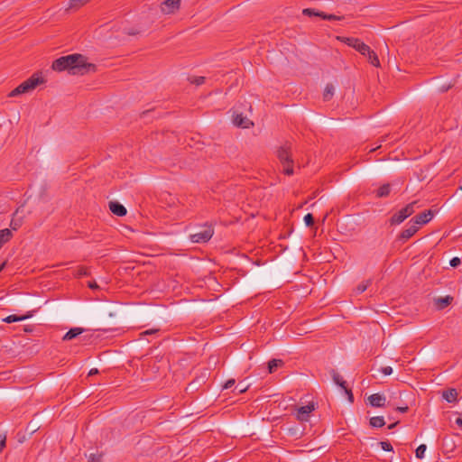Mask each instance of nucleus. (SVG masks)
Here are the masks:
<instances>
[{
	"mask_svg": "<svg viewBox=\"0 0 462 462\" xmlns=\"http://www.w3.org/2000/svg\"><path fill=\"white\" fill-rule=\"evenodd\" d=\"M68 60V72L71 75H86L97 71V66L94 63L88 62V58L80 53L66 55Z\"/></svg>",
	"mask_w": 462,
	"mask_h": 462,
	"instance_id": "obj_1",
	"label": "nucleus"
},
{
	"mask_svg": "<svg viewBox=\"0 0 462 462\" xmlns=\"http://www.w3.org/2000/svg\"><path fill=\"white\" fill-rule=\"evenodd\" d=\"M45 82L42 73L37 71L33 73L28 79L21 83L9 93V97H16L23 93L33 90L37 86Z\"/></svg>",
	"mask_w": 462,
	"mask_h": 462,
	"instance_id": "obj_2",
	"label": "nucleus"
},
{
	"mask_svg": "<svg viewBox=\"0 0 462 462\" xmlns=\"http://www.w3.org/2000/svg\"><path fill=\"white\" fill-rule=\"evenodd\" d=\"M277 156L282 164V171L286 175H291L293 173V160L290 146H280L277 150Z\"/></svg>",
	"mask_w": 462,
	"mask_h": 462,
	"instance_id": "obj_3",
	"label": "nucleus"
},
{
	"mask_svg": "<svg viewBox=\"0 0 462 462\" xmlns=\"http://www.w3.org/2000/svg\"><path fill=\"white\" fill-rule=\"evenodd\" d=\"M337 39L347 46L353 47L356 51L360 52L362 55H365V52L369 51V46L364 43L361 40L355 37H344L337 36Z\"/></svg>",
	"mask_w": 462,
	"mask_h": 462,
	"instance_id": "obj_4",
	"label": "nucleus"
},
{
	"mask_svg": "<svg viewBox=\"0 0 462 462\" xmlns=\"http://www.w3.org/2000/svg\"><path fill=\"white\" fill-rule=\"evenodd\" d=\"M214 234V229L211 226H207L203 230L189 236V239L193 243H206L210 240Z\"/></svg>",
	"mask_w": 462,
	"mask_h": 462,
	"instance_id": "obj_5",
	"label": "nucleus"
},
{
	"mask_svg": "<svg viewBox=\"0 0 462 462\" xmlns=\"http://www.w3.org/2000/svg\"><path fill=\"white\" fill-rule=\"evenodd\" d=\"M232 117L233 124L237 127L250 128L254 125V123L247 116H243L242 113L237 111L233 112Z\"/></svg>",
	"mask_w": 462,
	"mask_h": 462,
	"instance_id": "obj_6",
	"label": "nucleus"
},
{
	"mask_svg": "<svg viewBox=\"0 0 462 462\" xmlns=\"http://www.w3.org/2000/svg\"><path fill=\"white\" fill-rule=\"evenodd\" d=\"M315 410V404L310 402L305 406H300L297 409L296 417L300 421H308L310 414Z\"/></svg>",
	"mask_w": 462,
	"mask_h": 462,
	"instance_id": "obj_7",
	"label": "nucleus"
},
{
	"mask_svg": "<svg viewBox=\"0 0 462 462\" xmlns=\"http://www.w3.org/2000/svg\"><path fill=\"white\" fill-rule=\"evenodd\" d=\"M181 0H165L161 5V11L163 14H174L180 9Z\"/></svg>",
	"mask_w": 462,
	"mask_h": 462,
	"instance_id": "obj_8",
	"label": "nucleus"
},
{
	"mask_svg": "<svg viewBox=\"0 0 462 462\" xmlns=\"http://www.w3.org/2000/svg\"><path fill=\"white\" fill-rule=\"evenodd\" d=\"M432 217H433V211L429 209L420 214L416 215L411 219V221H413V225H415V226L424 225V224H427L428 222H430L431 220Z\"/></svg>",
	"mask_w": 462,
	"mask_h": 462,
	"instance_id": "obj_9",
	"label": "nucleus"
},
{
	"mask_svg": "<svg viewBox=\"0 0 462 462\" xmlns=\"http://www.w3.org/2000/svg\"><path fill=\"white\" fill-rule=\"evenodd\" d=\"M418 229H419L418 226H415V225L410 226L408 228L403 229L400 233V235L398 236V240L402 243H405L407 240H409L411 236H413L416 234Z\"/></svg>",
	"mask_w": 462,
	"mask_h": 462,
	"instance_id": "obj_10",
	"label": "nucleus"
},
{
	"mask_svg": "<svg viewBox=\"0 0 462 462\" xmlns=\"http://www.w3.org/2000/svg\"><path fill=\"white\" fill-rule=\"evenodd\" d=\"M368 401L371 406L382 408L385 406L386 398L383 394L374 393L368 397Z\"/></svg>",
	"mask_w": 462,
	"mask_h": 462,
	"instance_id": "obj_11",
	"label": "nucleus"
},
{
	"mask_svg": "<svg viewBox=\"0 0 462 462\" xmlns=\"http://www.w3.org/2000/svg\"><path fill=\"white\" fill-rule=\"evenodd\" d=\"M68 60H66V56H61L53 60V62L51 64V69L55 71H59V72L65 71V70L68 71V63H67Z\"/></svg>",
	"mask_w": 462,
	"mask_h": 462,
	"instance_id": "obj_12",
	"label": "nucleus"
},
{
	"mask_svg": "<svg viewBox=\"0 0 462 462\" xmlns=\"http://www.w3.org/2000/svg\"><path fill=\"white\" fill-rule=\"evenodd\" d=\"M109 209L114 215L118 216V217H124L127 213V210L125 208V206H123L122 204H120L117 201H110L109 202Z\"/></svg>",
	"mask_w": 462,
	"mask_h": 462,
	"instance_id": "obj_13",
	"label": "nucleus"
},
{
	"mask_svg": "<svg viewBox=\"0 0 462 462\" xmlns=\"http://www.w3.org/2000/svg\"><path fill=\"white\" fill-rule=\"evenodd\" d=\"M408 217H409L407 216V214L404 213L403 209L402 208L392 216L389 222L392 226L399 225Z\"/></svg>",
	"mask_w": 462,
	"mask_h": 462,
	"instance_id": "obj_14",
	"label": "nucleus"
},
{
	"mask_svg": "<svg viewBox=\"0 0 462 462\" xmlns=\"http://www.w3.org/2000/svg\"><path fill=\"white\" fill-rule=\"evenodd\" d=\"M453 300V297L448 295L446 297H439L434 300L435 305L438 310H444L447 308Z\"/></svg>",
	"mask_w": 462,
	"mask_h": 462,
	"instance_id": "obj_15",
	"label": "nucleus"
},
{
	"mask_svg": "<svg viewBox=\"0 0 462 462\" xmlns=\"http://www.w3.org/2000/svg\"><path fill=\"white\" fill-rule=\"evenodd\" d=\"M442 397L448 402H455L457 401V392L456 389L450 388V389L443 392Z\"/></svg>",
	"mask_w": 462,
	"mask_h": 462,
	"instance_id": "obj_16",
	"label": "nucleus"
},
{
	"mask_svg": "<svg viewBox=\"0 0 462 462\" xmlns=\"http://www.w3.org/2000/svg\"><path fill=\"white\" fill-rule=\"evenodd\" d=\"M13 237V233L10 229L5 228L0 230V248L6 244Z\"/></svg>",
	"mask_w": 462,
	"mask_h": 462,
	"instance_id": "obj_17",
	"label": "nucleus"
},
{
	"mask_svg": "<svg viewBox=\"0 0 462 462\" xmlns=\"http://www.w3.org/2000/svg\"><path fill=\"white\" fill-rule=\"evenodd\" d=\"M83 332V328H70L63 337V340H71L78 336H79Z\"/></svg>",
	"mask_w": 462,
	"mask_h": 462,
	"instance_id": "obj_18",
	"label": "nucleus"
},
{
	"mask_svg": "<svg viewBox=\"0 0 462 462\" xmlns=\"http://www.w3.org/2000/svg\"><path fill=\"white\" fill-rule=\"evenodd\" d=\"M365 56L368 57V60L373 66H374L376 68L380 67V60H379L378 56L373 50H371L370 47H369V51L365 52Z\"/></svg>",
	"mask_w": 462,
	"mask_h": 462,
	"instance_id": "obj_19",
	"label": "nucleus"
},
{
	"mask_svg": "<svg viewBox=\"0 0 462 462\" xmlns=\"http://www.w3.org/2000/svg\"><path fill=\"white\" fill-rule=\"evenodd\" d=\"M335 91V87L332 83H328L325 87L324 92H323V99L324 101H329Z\"/></svg>",
	"mask_w": 462,
	"mask_h": 462,
	"instance_id": "obj_20",
	"label": "nucleus"
},
{
	"mask_svg": "<svg viewBox=\"0 0 462 462\" xmlns=\"http://www.w3.org/2000/svg\"><path fill=\"white\" fill-rule=\"evenodd\" d=\"M332 378L336 384H337L344 391L346 390V382L343 380V378L337 373L335 370L332 371Z\"/></svg>",
	"mask_w": 462,
	"mask_h": 462,
	"instance_id": "obj_21",
	"label": "nucleus"
},
{
	"mask_svg": "<svg viewBox=\"0 0 462 462\" xmlns=\"http://www.w3.org/2000/svg\"><path fill=\"white\" fill-rule=\"evenodd\" d=\"M18 212H19V208H17L16 211L14 212L13 218L11 220V223H10V227L13 230H17L22 226V223H23V218L17 217Z\"/></svg>",
	"mask_w": 462,
	"mask_h": 462,
	"instance_id": "obj_22",
	"label": "nucleus"
},
{
	"mask_svg": "<svg viewBox=\"0 0 462 462\" xmlns=\"http://www.w3.org/2000/svg\"><path fill=\"white\" fill-rule=\"evenodd\" d=\"M32 317V314H27V315H24V316H17V315H9L7 316L6 318H5L3 319L4 322H6V323H13V322H16V321H21V320H24L26 319H29Z\"/></svg>",
	"mask_w": 462,
	"mask_h": 462,
	"instance_id": "obj_23",
	"label": "nucleus"
},
{
	"mask_svg": "<svg viewBox=\"0 0 462 462\" xmlns=\"http://www.w3.org/2000/svg\"><path fill=\"white\" fill-rule=\"evenodd\" d=\"M283 365V361L281 359H272L268 362V371L270 374H273L276 371L278 367H281Z\"/></svg>",
	"mask_w": 462,
	"mask_h": 462,
	"instance_id": "obj_24",
	"label": "nucleus"
},
{
	"mask_svg": "<svg viewBox=\"0 0 462 462\" xmlns=\"http://www.w3.org/2000/svg\"><path fill=\"white\" fill-rule=\"evenodd\" d=\"M373 428H382L385 425V420L382 416L372 417L369 420Z\"/></svg>",
	"mask_w": 462,
	"mask_h": 462,
	"instance_id": "obj_25",
	"label": "nucleus"
},
{
	"mask_svg": "<svg viewBox=\"0 0 462 462\" xmlns=\"http://www.w3.org/2000/svg\"><path fill=\"white\" fill-rule=\"evenodd\" d=\"M391 186L389 183L382 185L376 191L377 198L387 197L390 194Z\"/></svg>",
	"mask_w": 462,
	"mask_h": 462,
	"instance_id": "obj_26",
	"label": "nucleus"
},
{
	"mask_svg": "<svg viewBox=\"0 0 462 462\" xmlns=\"http://www.w3.org/2000/svg\"><path fill=\"white\" fill-rule=\"evenodd\" d=\"M323 14H324V12L315 10L313 8H305L302 10V14L309 16V17L317 16V17L321 18V15H323Z\"/></svg>",
	"mask_w": 462,
	"mask_h": 462,
	"instance_id": "obj_27",
	"label": "nucleus"
},
{
	"mask_svg": "<svg viewBox=\"0 0 462 462\" xmlns=\"http://www.w3.org/2000/svg\"><path fill=\"white\" fill-rule=\"evenodd\" d=\"M416 204L417 201H412L402 208L404 213H406L408 217L411 216L415 212Z\"/></svg>",
	"mask_w": 462,
	"mask_h": 462,
	"instance_id": "obj_28",
	"label": "nucleus"
},
{
	"mask_svg": "<svg viewBox=\"0 0 462 462\" xmlns=\"http://www.w3.org/2000/svg\"><path fill=\"white\" fill-rule=\"evenodd\" d=\"M90 274L89 271H88V268L85 267V266H80L79 267L76 272H75V276L79 278V277H82V276H88Z\"/></svg>",
	"mask_w": 462,
	"mask_h": 462,
	"instance_id": "obj_29",
	"label": "nucleus"
},
{
	"mask_svg": "<svg viewBox=\"0 0 462 462\" xmlns=\"http://www.w3.org/2000/svg\"><path fill=\"white\" fill-rule=\"evenodd\" d=\"M371 284V280L364 281L361 283H359L356 287V292L357 293H363L365 291L367 287Z\"/></svg>",
	"mask_w": 462,
	"mask_h": 462,
	"instance_id": "obj_30",
	"label": "nucleus"
},
{
	"mask_svg": "<svg viewBox=\"0 0 462 462\" xmlns=\"http://www.w3.org/2000/svg\"><path fill=\"white\" fill-rule=\"evenodd\" d=\"M426 445L425 444H420L417 448H416V451H415V454H416V457L419 458V459H422L424 457V453L426 451Z\"/></svg>",
	"mask_w": 462,
	"mask_h": 462,
	"instance_id": "obj_31",
	"label": "nucleus"
},
{
	"mask_svg": "<svg viewBox=\"0 0 462 462\" xmlns=\"http://www.w3.org/2000/svg\"><path fill=\"white\" fill-rule=\"evenodd\" d=\"M89 1L90 0H70L69 1V8H79Z\"/></svg>",
	"mask_w": 462,
	"mask_h": 462,
	"instance_id": "obj_32",
	"label": "nucleus"
},
{
	"mask_svg": "<svg viewBox=\"0 0 462 462\" xmlns=\"http://www.w3.org/2000/svg\"><path fill=\"white\" fill-rule=\"evenodd\" d=\"M321 19L328 21H342L344 16H337L336 14H328L324 13L323 15H321Z\"/></svg>",
	"mask_w": 462,
	"mask_h": 462,
	"instance_id": "obj_33",
	"label": "nucleus"
},
{
	"mask_svg": "<svg viewBox=\"0 0 462 462\" xmlns=\"http://www.w3.org/2000/svg\"><path fill=\"white\" fill-rule=\"evenodd\" d=\"M189 80L191 84H195L196 86H200L205 83V77H192L189 78Z\"/></svg>",
	"mask_w": 462,
	"mask_h": 462,
	"instance_id": "obj_34",
	"label": "nucleus"
},
{
	"mask_svg": "<svg viewBox=\"0 0 462 462\" xmlns=\"http://www.w3.org/2000/svg\"><path fill=\"white\" fill-rule=\"evenodd\" d=\"M249 388V384L245 383L244 382H240L235 388V390H237L239 393H243L247 391Z\"/></svg>",
	"mask_w": 462,
	"mask_h": 462,
	"instance_id": "obj_35",
	"label": "nucleus"
},
{
	"mask_svg": "<svg viewBox=\"0 0 462 462\" xmlns=\"http://www.w3.org/2000/svg\"><path fill=\"white\" fill-rule=\"evenodd\" d=\"M304 222L306 224L307 226H311L314 225V217L312 216V214L310 213H308L305 217H304Z\"/></svg>",
	"mask_w": 462,
	"mask_h": 462,
	"instance_id": "obj_36",
	"label": "nucleus"
},
{
	"mask_svg": "<svg viewBox=\"0 0 462 462\" xmlns=\"http://www.w3.org/2000/svg\"><path fill=\"white\" fill-rule=\"evenodd\" d=\"M158 332H159V329H157V328H152V329L145 330V331L140 333V339H142L145 336L154 335V334H157Z\"/></svg>",
	"mask_w": 462,
	"mask_h": 462,
	"instance_id": "obj_37",
	"label": "nucleus"
},
{
	"mask_svg": "<svg viewBox=\"0 0 462 462\" xmlns=\"http://www.w3.org/2000/svg\"><path fill=\"white\" fill-rule=\"evenodd\" d=\"M379 445L384 451H393V446L389 441H381Z\"/></svg>",
	"mask_w": 462,
	"mask_h": 462,
	"instance_id": "obj_38",
	"label": "nucleus"
},
{
	"mask_svg": "<svg viewBox=\"0 0 462 462\" xmlns=\"http://www.w3.org/2000/svg\"><path fill=\"white\" fill-rule=\"evenodd\" d=\"M101 455L91 454L90 457H88V462H101Z\"/></svg>",
	"mask_w": 462,
	"mask_h": 462,
	"instance_id": "obj_39",
	"label": "nucleus"
},
{
	"mask_svg": "<svg viewBox=\"0 0 462 462\" xmlns=\"http://www.w3.org/2000/svg\"><path fill=\"white\" fill-rule=\"evenodd\" d=\"M6 443V436L5 434H0V453L5 448Z\"/></svg>",
	"mask_w": 462,
	"mask_h": 462,
	"instance_id": "obj_40",
	"label": "nucleus"
},
{
	"mask_svg": "<svg viewBox=\"0 0 462 462\" xmlns=\"http://www.w3.org/2000/svg\"><path fill=\"white\" fill-rule=\"evenodd\" d=\"M460 263H461V261L458 257H453L449 262L450 266H452L454 268L457 267Z\"/></svg>",
	"mask_w": 462,
	"mask_h": 462,
	"instance_id": "obj_41",
	"label": "nucleus"
},
{
	"mask_svg": "<svg viewBox=\"0 0 462 462\" xmlns=\"http://www.w3.org/2000/svg\"><path fill=\"white\" fill-rule=\"evenodd\" d=\"M125 33L130 36H134L139 33V31L136 29H125Z\"/></svg>",
	"mask_w": 462,
	"mask_h": 462,
	"instance_id": "obj_42",
	"label": "nucleus"
},
{
	"mask_svg": "<svg viewBox=\"0 0 462 462\" xmlns=\"http://www.w3.org/2000/svg\"><path fill=\"white\" fill-rule=\"evenodd\" d=\"M381 372L384 375H390L393 373V368L391 366H383L381 368Z\"/></svg>",
	"mask_w": 462,
	"mask_h": 462,
	"instance_id": "obj_43",
	"label": "nucleus"
},
{
	"mask_svg": "<svg viewBox=\"0 0 462 462\" xmlns=\"http://www.w3.org/2000/svg\"><path fill=\"white\" fill-rule=\"evenodd\" d=\"M236 383V380L235 379H229L226 382V383L224 384L223 388L224 389H229L231 387H233Z\"/></svg>",
	"mask_w": 462,
	"mask_h": 462,
	"instance_id": "obj_44",
	"label": "nucleus"
},
{
	"mask_svg": "<svg viewBox=\"0 0 462 462\" xmlns=\"http://www.w3.org/2000/svg\"><path fill=\"white\" fill-rule=\"evenodd\" d=\"M345 393L347 395L348 401L350 402H354V395H353V393H352L351 389L346 388V390H345Z\"/></svg>",
	"mask_w": 462,
	"mask_h": 462,
	"instance_id": "obj_45",
	"label": "nucleus"
},
{
	"mask_svg": "<svg viewBox=\"0 0 462 462\" xmlns=\"http://www.w3.org/2000/svg\"><path fill=\"white\" fill-rule=\"evenodd\" d=\"M443 446H446L447 448H449V450H452L454 448V443L450 439H448V440L444 439Z\"/></svg>",
	"mask_w": 462,
	"mask_h": 462,
	"instance_id": "obj_46",
	"label": "nucleus"
},
{
	"mask_svg": "<svg viewBox=\"0 0 462 462\" xmlns=\"http://www.w3.org/2000/svg\"><path fill=\"white\" fill-rule=\"evenodd\" d=\"M88 286L92 289V290H96V289H98L99 286L97 284L96 282H89Z\"/></svg>",
	"mask_w": 462,
	"mask_h": 462,
	"instance_id": "obj_47",
	"label": "nucleus"
},
{
	"mask_svg": "<svg viewBox=\"0 0 462 462\" xmlns=\"http://www.w3.org/2000/svg\"><path fill=\"white\" fill-rule=\"evenodd\" d=\"M396 410L400 412H407L408 410H409V407L408 406H403V407H397Z\"/></svg>",
	"mask_w": 462,
	"mask_h": 462,
	"instance_id": "obj_48",
	"label": "nucleus"
},
{
	"mask_svg": "<svg viewBox=\"0 0 462 462\" xmlns=\"http://www.w3.org/2000/svg\"><path fill=\"white\" fill-rule=\"evenodd\" d=\"M98 374V370L97 368H92L89 372H88V375L91 376V375H94V374Z\"/></svg>",
	"mask_w": 462,
	"mask_h": 462,
	"instance_id": "obj_49",
	"label": "nucleus"
},
{
	"mask_svg": "<svg viewBox=\"0 0 462 462\" xmlns=\"http://www.w3.org/2000/svg\"><path fill=\"white\" fill-rule=\"evenodd\" d=\"M398 424H399V420H397V421H395V422H393V423L390 424V425L388 426V429H389V430L394 429Z\"/></svg>",
	"mask_w": 462,
	"mask_h": 462,
	"instance_id": "obj_50",
	"label": "nucleus"
},
{
	"mask_svg": "<svg viewBox=\"0 0 462 462\" xmlns=\"http://www.w3.org/2000/svg\"><path fill=\"white\" fill-rule=\"evenodd\" d=\"M150 112H152V110H150V109H149V110H145V111L142 112V113H141V115H140V117H141V118H143V117H144L146 115H148Z\"/></svg>",
	"mask_w": 462,
	"mask_h": 462,
	"instance_id": "obj_51",
	"label": "nucleus"
},
{
	"mask_svg": "<svg viewBox=\"0 0 462 462\" xmlns=\"http://www.w3.org/2000/svg\"><path fill=\"white\" fill-rule=\"evenodd\" d=\"M456 423L459 426V427H462V419L461 418H457L456 420Z\"/></svg>",
	"mask_w": 462,
	"mask_h": 462,
	"instance_id": "obj_52",
	"label": "nucleus"
},
{
	"mask_svg": "<svg viewBox=\"0 0 462 462\" xmlns=\"http://www.w3.org/2000/svg\"><path fill=\"white\" fill-rule=\"evenodd\" d=\"M449 88H450V86H448V87L443 86V87L441 88V89H440V90H441L442 92H445V91H448V90L449 89Z\"/></svg>",
	"mask_w": 462,
	"mask_h": 462,
	"instance_id": "obj_53",
	"label": "nucleus"
},
{
	"mask_svg": "<svg viewBox=\"0 0 462 462\" xmlns=\"http://www.w3.org/2000/svg\"><path fill=\"white\" fill-rule=\"evenodd\" d=\"M6 265V262H4L3 263L0 264V273L5 269Z\"/></svg>",
	"mask_w": 462,
	"mask_h": 462,
	"instance_id": "obj_54",
	"label": "nucleus"
},
{
	"mask_svg": "<svg viewBox=\"0 0 462 462\" xmlns=\"http://www.w3.org/2000/svg\"><path fill=\"white\" fill-rule=\"evenodd\" d=\"M32 432L35 431L34 426H31Z\"/></svg>",
	"mask_w": 462,
	"mask_h": 462,
	"instance_id": "obj_55",
	"label": "nucleus"
},
{
	"mask_svg": "<svg viewBox=\"0 0 462 462\" xmlns=\"http://www.w3.org/2000/svg\"><path fill=\"white\" fill-rule=\"evenodd\" d=\"M460 189L462 190V185L460 186Z\"/></svg>",
	"mask_w": 462,
	"mask_h": 462,
	"instance_id": "obj_56",
	"label": "nucleus"
}]
</instances>
